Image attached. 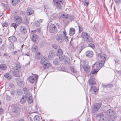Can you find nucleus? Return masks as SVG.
Here are the masks:
<instances>
[{"mask_svg":"<svg viewBox=\"0 0 121 121\" xmlns=\"http://www.w3.org/2000/svg\"><path fill=\"white\" fill-rule=\"evenodd\" d=\"M57 50L56 54L57 56H59V58L60 60L63 61L65 64H69L70 63V60L68 59L65 56H60V55L63 54V52L60 48Z\"/></svg>","mask_w":121,"mask_h":121,"instance_id":"f257e3e1","label":"nucleus"},{"mask_svg":"<svg viewBox=\"0 0 121 121\" xmlns=\"http://www.w3.org/2000/svg\"><path fill=\"white\" fill-rule=\"evenodd\" d=\"M63 34L64 35V37L65 38V41L66 42H68V37L66 36V32L65 30H64L63 31Z\"/></svg>","mask_w":121,"mask_h":121,"instance_id":"cd10ccee","label":"nucleus"},{"mask_svg":"<svg viewBox=\"0 0 121 121\" xmlns=\"http://www.w3.org/2000/svg\"><path fill=\"white\" fill-rule=\"evenodd\" d=\"M54 56V55H53L51 53H49V55L48 56V57H49L52 58Z\"/></svg>","mask_w":121,"mask_h":121,"instance_id":"09e8293b","label":"nucleus"},{"mask_svg":"<svg viewBox=\"0 0 121 121\" xmlns=\"http://www.w3.org/2000/svg\"><path fill=\"white\" fill-rule=\"evenodd\" d=\"M94 26L96 30H98L99 29V26L98 24L96 23L95 25Z\"/></svg>","mask_w":121,"mask_h":121,"instance_id":"a19ab883","label":"nucleus"},{"mask_svg":"<svg viewBox=\"0 0 121 121\" xmlns=\"http://www.w3.org/2000/svg\"><path fill=\"white\" fill-rule=\"evenodd\" d=\"M52 47L54 48L57 50L60 48V46L59 45L56 44H53L52 45Z\"/></svg>","mask_w":121,"mask_h":121,"instance_id":"c9c22d12","label":"nucleus"},{"mask_svg":"<svg viewBox=\"0 0 121 121\" xmlns=\"http://www.w3.org/2000/svg\"><path fill=\"white\" fill-rule=\"evenodd\" d=\"M25 55H27V56H29V53H28V52L27 53H25V54H24Z\"/></svg>","mask_w":121,"mask_h":121,"instance_id":"0e129e2a","label":"nucleus"},{"mask_svg":"<svg viewBox=\"0 0 121 121\" xmlns=\"http://www.w3.org/2000/svg\"><path fill=\"white\" fill-rule=\"evenodd\" d=\"M3 109L2 108H0V112H3Z\"/></svg>","mask_w":121,"mask_h":121,"instance_id":"052dcab7","label":"nucleus"},{"mask_svg":"<svg viewBox=\"0 0 121 121\" xmlns=\"http://www.w3.org/2000/svg\"><path fill=\"white\" fill-rule=\"evenodd\" d=\"M13 111L14 113L17 114L19 113L20 109L18 107H14L13 109Z\"/></svg>","mask_w":121,"mask_h":121,"instance_id":"6ab92c4d","label":"nucleus"},{"mask_svg":"<svg viewBox=\"0 0 121 121\" xmlns=\"http://www.w3.org/2000/svg\"><path fill=\"white\" fill-rule=\"evenodd\" d=\"M54 64L56 65H58L60 63L59 61L57 59H55L53 61Z\"/></svg>","mask_w":121,"mask_h":121,"instance_id":"473e14b6","label":"nucleus"},{"mask_svg":"<svg viewBox=\"0 0 121 121\" xmlns=\"http://www.w3.org/2000/svg\"><path fill=\"white\" fill-rule=\"evenodd\" d=\"M8 40L10 42H13L16 41L17 40L16 38L14 36L9 37L8 38Z\"/></svg>","mask_w":121,"mask_h":121,"instance_id":"a211bd4d","label":"nucleus"},{"mask_svg":"<svg viewBox=\"0 0 121 121\" xmlns=\"http://www.w3.org/2000/svg\"><path fill=\"white\" fill-rule=\"evenodd\" d=\"M104 87H108L111 88L113 86V85L112 84H109L108 85H104L103 86Z\"/></svg>","mask_w":121,"mask_h":121,"instance_id":"ea45409f","label":"nucleus"},{"mask_svg":"<svg viewBox=\"0 0 121 121\" xmlns=\"http://www.w3.org/2000/svg\"><path fill=\"white\" fill-rule=\"evenodd\" d=\"M56 39L59 43H61L65 40V38L63 34H59L56 35Z\"/></svg>","mask_w":121,"mask_h":121,"instance_id":"423d86ee","label":"nucleus"},{"mask_svg":"<svg viewBox=\"0 0 121 121\" xmlns=\"http://www.w3.org/2000/svg\"><path fill=\"white\" fill-rule=\"evenodd\" d=\"M89 4V2L88 0H85L84 1V5H88Z\"/></svg>","mask_w":121,"mask_h":121,"instance_id":"c03bdc74","label":"nucleus"},{"mask_svg":"<svg viewBox=\"0 0 121 121\" xmlns=\"http://www.w3.org/2000/svg\"><path fill=\"white\" fill-rule=\"evenodd\" d=\"M16 52H13V54H14L16 53Z\"/></svg>","mask_w":121,"mask_h":121,"instance_id":"338daca9","label":"nucleus"},{"mask_svg":"<svg viewBox=\"0 0 121 121\" xmlns=\"http://www.w3.org/2000/svg\"><path fill=\"white\" fill-rule=\"evenodd\" d=\"M18 80L17 81L18 85L19 86H21L23 85V83L22 80H21L18 79Z\"/></svg>","mask_w":121,"mask_h":121,"instance_id":"2f4dec72","label":"nucleus"},{"mask_svg":"<svg viewBox=\"0 0 121 121\" xmlns=\"http://www.w3.org/2000/svg\"><path fill=\"white\" fill-rule=\"evenodd\" d=\"M23 90L24 91V93L25 94V95H29V94H31L30 93L28 90L26 88H24L23 89Z\"/></svg>","mask_w":121,"mask_h":121,"instance_id":"7c9ffc66","label":"nucleus"},{"mask_svg":"<svg viewBox=\"0 0 121 121\" xmlns=\"http://www.w3.org/2000/svg\"><path fill=\"white\" fill-rule=\"evenodd\" d=\"M29 81L30 83H34L35 81L34 77L32 76H30L29 77Z\"/></svg>","mask_w":121,"mask_h":121,"instance_id":"a878e982","label":"nucleus"},{"mask_svg":"<svg viewBox=\"0 0 121 121\" xmlns=\"http://www.w3.org/2000/svg\"><path fill=\"white\" fill-rule=\"evenodd\" d=\"M39 24H40L39 23V22L37 21L35 23V26L37 27H38L39 26Z\"/></svg>","mask_w":121,"mask_h":121,"instance_id":"de8ad7c7","label":"nucleus"},{"mask_svg":"<svg viewBox=\"0 0 121 121\" xmlns=\"http://www.w3.org/2000/svg\"><path fill=\"white\" fill-rule=\"evenodd\" d=\"M115 62L116 64V63H118V60L117 59H116V60H115Z\"/></svg>","mask_w":121,"mask_h":121,"instance_id":"bf43d9fd","label":"nucleus"},{"mask_svg":"<svg viewBox=\"0 0 121 121\" xmlns=\"http://www.w3.org/2000/svg\"><path fill=\"white\" fill-rule=\"evenodd\" d=\"M74 17L73 16H71L69 17L68 18H69L70 20H72L74 19Z\"/></svg>","mask_w":121,"mask_h":121,"instance_id":"49530a36","label":"nucleus"},{"mask_svg":"<svg viewBox=\"0 0 121 121\" xmlns=\"http://www.w3.org/2000/svg\"><path fill=\"white\" fill-rule=\"evenodd\" d=\"M8 25V24L7 22H5L4 23L2 24V25L3 27H6Z\"/></svg>","mask_w":121,"mask_h":121,"instance_id":"37998d69","label":"nucleus"},{"mask_svg":"<svg viewBox=\"0 0 121 121\" xmlns=\"http://www.w3.org/2000/svg\"><path fill=\"white\" fill-rule=\"evenodd\" d=\"M6 68L7 66L5 64H2L0 65V69L2 70H4Z\"/></svg>","mask_w":121,"mask_h":121,"instance_id":"c85d7f7f","label":"nucleus"},{"mask_svg":"<svg viewBox=\"0 0 121 121\" xmlns=\"http://www.w3.org/2000/svg\"><path fill=\"white\" fill-rule=\"evenodd\" d=\"M43 21V20L42 19H40L39 20H38L37 22H39V24H40V23H41Z\"/></svg>","mask_w":121,"mask_h":121,"instance_id":"4d7b16f0","label":"nucleus"},{"mask_svg":"<svg viewBox=\"0 0 121 121\" xmlns=\"http://www.w3.org/2000/svg\"><path fill=\"white\" fill-rule=\"evenodd\" d=\"M26 100V95H23L20 100V102L21 104H24Z\"/></svg>","mask_w":121,"mask_h":121,"instance_id":"b1692460","label":"nucleus"},{"mask_svg":"<svg viewBox=\"0 0 121 121\" xmlns=\"http://www.w3.org/2000/svg\"><path fill=\"white\" fill-rule=\"evenodd\" d=\"M34 119L35 121H38L39 119V117L38 115H36L34 117Z\"/></svg>","mask_w":121,"mask_h":121,"instance_id":"4c0bfd02","label":"nucleus"},{"mask_svg":"<svg viewBox=\"0 0 121 121\" xmlns=\"http://www.w3.org/2000/svg\"><path fill=\"white\" fill-rule=\"evenodd\" d=\"M89 47H91L93 48L95 47L94 45L92 43H91L89 44Z\"/></svg>","mask_w":121,"mask_h":121,"instance_id":"a18cd8bd","label":"nucleus"},{"mask_svg":"<svg viewBox=\"0 0 121 121\" xmlns=\"http://www.w3.org/2000/svg\"><path fill=\"white\" fill-rule=\"evenodd\" d=\"M14 21L16 23L19 24L21 23L22 22V18L20 17L17 16L14 17Z\"/></svg>","mask_w":121,"mask_h":121,"instance_id":"9d476101","label":"nucleus"},{"mask_svg":"<svg viewBox=\"0 0 121 121\" xmlns=\"http://www.w3.org/2000/svg\"><path fill=\"white\" fill-rule=\"evenodd\" d=\"M94 69L91 71L90 74V76L91 78L92 76H93L94 74H96L99 70V69L97 68H96Z\"/></svg>","mask_w":121,"mask_h":121,"instance_id":"f8f14e48","label":"nucleus"},{"mask_svg":"<svg viewBox=\"0 0 121 121\" xmlns=\"http://www.w3.org/2000/svg\"><path fill=\"white\" fill-rule=\"evenodd\" d=\"M79 31L80 32H81L82 30V28L81 27L79 26Z\"/></svg>","mask_w":121,"mask_h":121,"instance_id":"864d4df0","label":"nucleus"},{"mask_svg":"<svg viewBox=\"0 0 121 121\" xmlns=\"http://www.w3.org/2000/svg\"><path fill=\"white\" fill-rule=\"evenodd\" d=\"M88 82L89 84L91 85L95 84V82L94 79L92 78L90 79L89 81Z\"/></svg>","mask_w":121,"mask_h":121,"instance_id":"c756f323","label":"nucleus"},{"mask_svg":"<svg viewBox=\"0 0 121 121\" xmlns=\"http://www.w3.org/2000/svg\"><path fill=\"white\" fill-rule=\"evenodd\" d=\"M19 121H24L23 119H21L19 120Z\"/></svg>","mask_w":121,"mask_h":121,"instance_id":"774afa93","label":"nucleus"},{"mask_svg":"<svg viewBox=\"0 0 121 121\" xmlns=\"http://www.w3.org/2000/svg\"><path fill=\"white\" fill-rule=\"evenodd\" d=\"M99 116L100 117L99 120L100 121H106V118L104 117V115L102 113H100Z\"/></svg>","mask_w":121,"mask_h":121,"instance_id":"393cba45","label":"nucleus"},{"mask_svg":"<svg viewBox=\"0 0 121 121\" xmlns=\"http://www.w3.org/2000/svg\"><path fill=\"white\" fill-rule=\"evenodd\" d=\"M8 54L7 53H4V56H7Z\"/></svg>","mask_w":121,"mask_h":121,"instance_id":"e2e57ef3","label":"nucleus"},{"mask_svg":"<svg viewBox=\"0 0 121 121\" xmlns=\"http://www.w3.org/2000/svg\"><path fill=\"white\" fill-rule=\"evenodd\" d=\"M105 61L104 60H101L99 62H96L94 64V67L100 69L104 66Z\"/></svg>","mask_w":121,"mask_h":121,"instance_id":"0eeeda50","label":"nucleus"},{"mask_svg":"<svg viewBox=\"0 0 121 121\" xmlns=\"http://www.w3.org/2000/svg\"><path fill=\"white\" fill-rule=\"evenodd\" d=\"M54 5L58 9L60 10L62 8L61 5L64 2L63 0H53Z\"/></svg>","mask_w":121,"mask_h":121,"instance_id":"7ed1b4c3","label":"nucleus"},{"mask_svg":"<svg viewBox=\"0 0 121 121\" xmlns=\"http://www.w3.org/2000/svg\"><path fill=\"white\" fill-rule=\"evenodd\" d=\"M20 67H16L14 68V75L16 77H18L19 72L20 70Z\"/></svg>","mask_w":121,"mask_h":121,"instance_id":"9b49d317","label":"nucleus"},{"mask_svg":"<svg viewBox=\"0 0 121 121\" xmlns=\"http://www.w3.org/2000/svg\"><path fill=\"white\" fill-rule=\"evenodd\" d=\"M81 37L83 39V40L89 42H92L93 39L90 37L89 35L85 32H83L82 34Z\"/></svg>","mask_w":121,"mask_h":121,"instance_id":"f03ea898","label":"nucleus"},{"mask_svg":"<svg viewBox=\"0 0 121 121\" xmlns=\"http://www.w3.org/2000/svg\"><path fill=\"white\" fill-rule=\"evenodd\" d=\"M4 76L6 78H8V79L10 80L12 78L11 76H9L8 73H6L4 74Z\"/></svg>","mask_w":121,"mask_h":121,"instance_id":"72a5a7b5","label":"nucleus"},{"mask_svg":"<svg viewBox=\"0 0 121 121\" xmlns=\"http://www.w3.org/2000/svg\"><path fill=\"white\" fill-rule=\"evenodd\" d=\"M2 39L0 38V44L1 43Z\"/></svg>","mask_w":121,"mask_h":121,"instance_id":"69168bd1","label":"nucleus"},{"mask_svg":"<svg viewBox=\"0 0 121 121\" xmlns=\"http://www.w3.org/2000/svg\"><path fill=\"white\" fill-rule=\"evenodd\" d=\"M100 104L99 103H95L92 108L93 113L98 111L100 108Z\"/></svg>","mask_w":121,"mask_h":121,"instance_id":"1a4fd4ad","label":"nucleus"},{"mask_svg":"<svg viewBox=\"0 0 121 121\" xmlns=\"http://www.w3.org/2000/svg\"><path fill=\"white\" fill-rule=\"evenodd\" d=\"M39 77L37 75H35V80H36V82H37V80L38 79Z\"/></svg>","mask_w":121,"mask_h":121,"instance_id":"6e6d98bb","label":"nucleus"},{"mask_svg":"<svg viewBox=\"0 0 121 121\" xmlns=\"http://www.w3.org/2000/svg\"><path fill=\"white\" fill-rule=\"evenodd\" d=\"M38 47L36 45H34L31 48V50L32 52H35V57L37 59H39L40 57V53L39 52L37 53V52L38 51Z\"/></svg>","mask_w":121,"mask_h":121,"instance_id":"39448f33","label":"nucleus"},{"mask_svg":"<svg viewBox=\"0 0 121 121\" xmlns=\"http://www.w3.org/2000/svg\"><path fill=\"white\" fill-rule=\"evenodd\" d=\"M48 58L47 57H43L41 59L40 61V63L41 64L43 65L48 62Z\"/></svg>","mask_w":121,"mask_h":121,"instance_id":"4468645a","label":"nucleus"},{"mask_svg":"<svg viewBox=\"0 0 121 121\" xmlns=\"http://www.w3.org/2000/svg\"><path fill=\"white\" fill-rule=\"evenodd\" d=\"M20 0H11V2L12 5L15 6L19 3Z\"/></svg>","mask_w":121,"mask_h":121,"instance_id":"aec40b11","label":"nucleus"},{"mask_svg":"<svg viewBox=\"0 0 121 121\" xmlns=\"http://www.w3.org/2000/svg\"><path fill=\"white\" fill-rule=\"evenodd\" d=\"M49 30L51 33L56 32L57 31V27L54 24H52L50 25Z\"/></svg>","mask_w":121,"mask_h":121,"instance_id":"6e6552de","label":"nucleus"},{"mask_svg":"<svg viewBox=\"0 0 121 121\" xmlns=\"http://www.w3.org/2000/svg\"><path fill=\"white\" fill-rule=\"evenodd\" d=\"M9 48L10 50H12V49H14V46L13 43H11L10 44Z\"/></svg>","mask_w":121,"mask_h":121,"instance_id":"79ce46f5","label":"nucleus"},{"mask_svg":"<svg viewBox=\"0 0 121 121\" xmlns=\"http://www.w3.org/2000/svg\"><path fill=\"white\" fill-rule=\"evenodd\" d=\"M50 66V64L48 62L43 64V67L44 68H48Z\"/></svg>","mask_w":121,"mask_h":121,"instance_id":"f704fd0d","label":"nucleus"},{"mask_svg":"<svg viewBox=\"0 0 121 121\" xmlns=\"http://www.w3.org/2000/svg\"><path fill=\"white\" fill-rule=\"evenodd\" d=\"M11 26L15 28L16 29L18 25L15 23H13L11 24Z\"/></svg>","mask_w":121,"mask_h":121,"instance_id":"e433bc0d","label":"nucleus"},{"mask_svg":"<svg viewBox=\"0 0 121 121\" xmlns=\"http://www.w3.org/2000/svg\"><path fill=\"white\" fill-rule=\"evenodd\" d=\"M75 32V30L74 28H70L69 30V35L70 36H72Z\"/></svg>","mask_w":121,"mask_h":121,"instance_id":"4be33fe9","label":"nucleus"},{"mask_svg":"<svg viewBox=\"0 0 121 121\" xmlns=\"http://www.w3.org/2000/svg\"><path fill=\"white\" fill-rule=\"evenodd\" d=\"M38 36L36 34L32 35V40L34 42H36L38 41Z\"/></svg>","mask_w":121,"mask_h":121,"instance_id":"f3484780","label":"nucleus"},{"mask_svg":"<svg viewBox=\"0 0 121 121\" xmlns=\"http://www.w3.org/2000/svg\"><path fill=\"white\" fill-rule=\"evenodd\" d=\"M107 113L109 116H110L108 121H113L114 119L115 118V112L112 110L110 109L107 111Z\"/></svg>","mask_w":121,"mask_h":121,"instance_id":"20e7f679","label":"nucleus"},{"mask_svg":"<svg viewBox=\"0 0 121 121\" xmlns=\"http://www.w3.org/2000/svg\"><path fill=\"white\" fill-rule=\"evenodd\" d=\"M34 11L30 8L28 9L27 10V15H30L34 13Z\"/></svg>","mask_w":121,"mask_h":121,"instance_id":"5701e85b","label":"nucleus"},{"mask_svg":"<svg viewBox=\"0 0 121 121\" xmlns=\"http://www.w3.org/2000/svg\"><path fill=\"white\" fill-rule=\"evenodd\" d=\"M15 92L14 91H12L11 93L12 95H15Z\"/></svg>","mask_w":121,"mask_h":121,"instance_id":"13d9d810","label":"nucleus"},{"mask_svg":"<svg viewBox=\"0 0 121 121\" xmlns=\"http://www.w3.org/2000/svg\"><path fill=\"white\" fill-rule=\"evenodd\" d=\"M23 32L22 33H25L27 32V30L26 29L24 28L23 30Z\"/></svg>","mask_w":121,"mask_h":121,"instance_id":"5fc2aeb1","label":"nucleus"},{"mask_svg":"<svg viewBox=\"0 0 121 121\" xmlns=\"http://www.w3.org/2000/svg\"><path fill=\"white\" fill-rule=\"evenodd\" d=\"M86 56L89 57H91L93 55V52L91 51H87L86 52Z\"/></svg>","mask_w":121,"mask_h":121,"instance_id":"dca6fc26","label":"nucleus"},{"mask_svg":"<svg viewBox=\"0 0 121 121\" xmlns=\"http://www.w3.org/2000/svg\"><path fill=\"white\" fill-rule=\"evenodd\" d=\"M98 57H100L101 59H102V60H106V55L104 54H103L99 53L98 55Z\"/></svg>","mask_w":121,"mask_h":121,"instance_id":"412c9836","label":"nucleus"},{"mask_svg":"<svg viewBox=\"0 0 121 121\" xmlns=\"http://www.w3.org/2000/svg\"><path fill=\"white\" fill-rule=\"evenodd\" d=\"M115 2L116 3H119L121 1V0H114Z\"/></svg>","mask_w":121,"mask_h":121,"instance_id":"3c124183","label":"nucleus"},{"mask_svg":"<svg viewBox=\"0 0 121 121\" xmlns=\"http://www.w3.org/2000/svg\"><path fill=\"white\" fill-rule=\"evenodd\" d=\"M98 89L95 86H91V88L90 91H93L95 93L96 92Z\"/></svg>","mask_w":121,"mask_h":121,"instance_id":"bb28decb","label":"nucleus"},{"mask_svg":"<svg viewBox=\"0 0 121 121\" xmlns=\"http://www.w3.org/2000/svg\"><path fill=\"white\" fill-rule=\"evenodd\" d=\"M40 30V28H39L37 30H36L38 32H39Z\"/></svg>","mask_w":121,"mask_h":121,"instance_id":"680f3d73","label":"nucleus"},{"mask_svg":"<svg viewBox=\"0 0 121 121\" xmlns=\"http://www.w3.org/2000/svg\"><path fill=\"white\" fill-rule=\"evenodd\" d=\"M28 95H26V99H27V102L29 104L32 103L33 101V99L32 98L31 94H29Z\"/></svg>","mask_w":121,"mask_h":121,"instance_id":"ddd939ff","label":"nucleus"},{"mask_svg":"<svg viewBox=\"0 0 121 121\" xmlns=\"http://www.w3.org/2000/svg\"><path fill=\"white\" fill-rule=\"evenodd\" d=\"M24 29V28L22 26L20 28V31L21 32H22L23 31V30Z\"/></svg>","mask_w":121,"mask_h":121,"instance_id":"603ef678","label":"nucleus"},{"mask_svg":"<svg viewBox=\"0 0 121 121\" xmlns=\"http://www.w3.org/2000/svg\"><path fill=\"white\" fill-rule=\"evenodd\" d=\"M63 16H64L65 18H68L69 17L68 15L67 14H63Z\"/></svg>","mask_w":121,"mask_h":121,"instance_id":"8fccbe9b","label":"nucleus"},{"mask_svg":"<svg viewBox=\"0 0 121 121\" xmlns=\"http://www.w3.org/2000/svg\"><path fill=\"white\" fill-rule=\"evenodd\" d=\"M70 69L71 71L74 73H75L76 72V70L73 66L70 67Z\"/></svg>","mask_w":121,"mask_h":121,"instance_id":"58836bf2","label":"nucleus"},{"mask_svg":"<svg viewBox=\"0 0 121 121\" xmlns=\"http://www.w3.org/2000/svg\"><path fill=\"white\" fill-rule=\"evenodd\" d=\"M82 67L85 72H88L90 71V69L89 66L87 65H85L82 66Z\"/></svg>","mask_w":121,"mask_h":121,"instance_id":"2eb2a0df","label":"nucleus"}]
</instances>
